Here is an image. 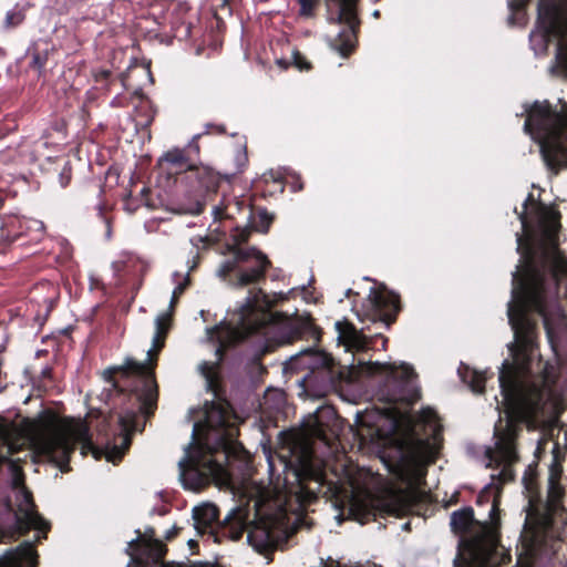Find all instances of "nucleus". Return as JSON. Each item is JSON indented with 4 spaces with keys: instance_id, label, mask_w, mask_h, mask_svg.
<instances>
[{
    "instance_id": "obj_1",
    "label": "nucleus",
    "mask_w": 567,
    "mask_h": 567,
    "mask_svg": "<svg viewBox=\"0 0 567 567\" xmlns=\"http://www.w3.org/2000/svg\"><path fill=\"white\" fill-rule=\"evenodd\" d=\"M560 278H512L507 303L514 340L511 357L499 368L502 400L495 398L499 420L494 427V447L486 450L487 466L499 468L491 475L476 498L488 506L486 517L501 528L499 499L503 484L514 478L517 462L515 440L520 425L539 431L534 455L539 458L549 441L548 416L555 405L559 365L567 364V316L558 301Z\"/></svg>"
},
{
    "instance_id": "obj_2",
    "label": "nucleus",
    "mask_w": 567,
    "mask_h": 567,
    "mask_svg": "<svg viewBox=\"0 0 567 567\" xmlns=\"http://www.w3.org/2000/svg\"><path fill=\"white\" fill-rule=\"evenodd\" d=\"M171 312H163L155 319V334L152 348L147 351V362L127 359L123 365L109 368L103 372L110 383L107 398L120 396L130 392V406H122L117 413L120 444L107 443L104 450L96 449L84 423L65 424L47 430L35 435L31 443L37 453L53 462L62 472L70 471V455L76 444L82 445V454L92 452L97 460L102 455L107 462H120L131 444V433L137 430L138 413L150 415L156 408L157 383L154 374L156 357L164 347L171 327Z\"/></svg>"
},
{
    "instance_id": "obj_3",
    "label": "nucleus",
    "mask_w": 567,
    "mask_h": 567,
    "mask_svg": "<svg viewBox=\"0 0 567 567\" xmlns=\"http://www.w3.org/2000/svg\"><path fill=\"white\" fill-rule=\"evenodd\" d=\"M272 301L261 291H250L240 306L237 324L239 338L258 334L275 344L290 343L305 339L313 344L291 355L285 363V371L309 370L302 381L310 383L320 377L324 383L332 385L340 377L336 370L333 358L317 349L320 341V330L308 316H297L278 321L276 315L268 311Z\"/></svg>"
},
{
    "instance_id": "obj_4",
    "label": "nucleus",
    "mask_w": 567,
    "mask_h": 567,
    "mask_svg": "<svg viewBox=\"0 0 567 567\" xmlns=\"http://www.w3.org/2000/svg\"><path fill=\"white\" fill-rule=\"evenodd\" d=\"M235 434L226 409L219 403L206 402L200 419L194 423L192 442L178 462L179 478L185 488L197 491L210 481L225 478L224 464Z\"/></svg>"
},
{
    "instance_id": "obj_5",
    "label": "nucleus",
    "mask_w": 567,
    "mask_h": 567,
    "mask_svg": "<svg viewBox=\"0 0 567 567\" xmlns=\"http://www.w3.org/2000/svg\"><path fill=\"white\" fill-rule=\"evenodd\" d=\"M18 440L3 436L0 444V472L7 474V486L0 492V543L14 539L30 529L45 534L50 524L35 511L32 494L24 485V475L18 461L10 456L22 445Z\"/></svg>"
},
{
    "instance_id": "obj_6",
    "label": "nucleus",
    "mask_w": 567,
    "mask_h": 567,
    "mask_svg": "<svg viewBox=\"0 0 567 567\" xmlns=\"http://www.w3.org/2000/svg\"><path fill=\"white\" fill-rule=\"evenodd\" d=\"M410 427L405 447L401 451L398 477L408 485H420L426 467L433 463L443 445L442 424L431 408L406 420Z\"/></svg>"
},
{
    "instance_id": "obj_7",
    "label": "nucleus",
    "mask_w": 567,
    "mask_h": 567,
    "mask_svg": "<svg viewBox=\"0 0 567 567\" xmlns=\"http://www.w3.org/2000/svg\"><path fill=\"white\" fill-rule=\"evenodd\" d=\"M363 373L369 378V385L373 395L380 402L389 404L383 413L390 420L393 430H396L403 420V413L394 406L395 403L413 404L420 396L416 375L412 367L401 363L368 362Z\"/></svg>"
},
{
    "instance_id": "obj_8",
    "label": "nucleus",
    "mask_w": 567,
    "mask_h": 567,
    "mask_svg": "<svg viewBox=\"0 0 567 567\" xmlns=\"http://www.w3.org/2000/svg\"><path fill=\"white\" fill-rule=\"evenodd\" d=\"M524 132L539 145L546 166L554 172L567 167V113L545 102L525 109Z\"/></svg>"
},
{
    "instance_id": "obj_9",
    "label": "nucleus",
    "mask_w": 567,
    "mask_h": 567,
    "mask_svg": "<svg viewBox=\"0 0 567 567\" xmlns=\"http://www.w3.org/2000/svg\"><path fill=\"white\" fill-rule=\"evenodd\" d=\"M195 135L184 148H173L163 154L158 161L162 173L169 178L175 177L182 182L195 181L190 186V200L187 204H179L177 210L181 214L198 215L203 210V195L210 187L209 173L197 166L199 155L198 137Z\"/></svg>"
},
{
    "instance_id": "obj_10",
    "label": "nucleus",
    "mask_w": 567,
    "mask_h": 567,
    "mask_svg": "<svg viewBox=\"0 0 567 567\" xmlns=\"http://www.w3.org/2000/svg\"><path fill=\"white\" fill-rule=\"evenodd\" d=\"M249 229L236 228L233 244L227 245L229 257L217 269V276L234 287H244L265 277L270 265L267 256L255 247H241L249 237Z\"/></svg>"
},
{
    "instance_id": "obj_11",
    "label": "nucleus",
    "mask_w": 567,
    "mask_h": 567,
    "mask_svg": "<svg viewBox=\"0 0 567 567\" xmlns=\"http://www.w3.org/2000/svg\"><path fill=\"white\" fill-rule=\"evenodd\" d=\"M536 30L529 35L536 54L547 50L551 39H557L556 62L567 74V0H539Z\"/></svg>"
},
{
    "instance_id": "obj_12",
    "label": "nucleus",
    "mask_w": 567,
    "mask_h": 567,
    "mask_svg": "<svg viewBox=\"0 0 567 567\" xmlns=\"http://www.w3.org/2000/svg\"><path fill=\"white\" fill-rule=\"evenodd\" d=\"M284 463L288 475H291L297 483L295 494L298 501L301 504L316 501L326 483V473L312 449L303 443L298 446V450L295 449L291 458Z\"/></svg>"
},
{
    "instance_id": "obj_13",
    "label": "nucleus",
    "mask_w": 567,
    "mask_h": 567,
    "mask_svg": "<svg viewBox=\"0 0 567 567\" xmlns=\"http://www.w3.org/2000/svg\"><path fill=\"white\" fill-rule=\"evenodd\" d=\"M359 0H326L327 19L330 23L344 24V28L331 39L330 44L341 56H348L355 47Z\"/></svg>"
},
{
    "instance_id": "obj_14",
    "label": "nucleus",
    "mask_w": 567,
    "mask_h": 567,
    "mask_svg": "<svg viewBox=\"0 0 567 567\" xmlns=\"http://www.w3.org/2000/svg\"><path fill=\"white\" fill-rule=\"evenodd\" d=\"M289 518L284 507L272 517L270 515L260 519L247 535L248 543L259 553L275 548L281 532L288 527Z\"/></svg>"
},
{
    "instance_id": "obj_15",
    "label": "nucleus",
    "mask_w": 567,
    "mask_h": 567,
    "mask_svg": "<svg viewBox=\"0 0 567 567\" xmlns=\"http://www.w3.org/2000/svg\"><path fill=\"white\" fill-rule=\"evenodd\" d=\"M368 301L371 320L389 328L400 310L398 295L385 289H371Z\"/></svg>"
},
{
    "instance_id": "obj_16",
    "label": "nucleus",
    "mask_w": 567,
    "mask_h": 567,
    "mask_svg": "<svg viewBox=\"0 0 567 567\" xmlns=\"http://www.w3.org/2000/svg\"><path fill=\"white\" fill-rule=\"evenodd\" d=\"M336 330L338 332V341L343 344L346 351H364L375 346L377 339H381L382 349H385L386 338L377 333L374 337H368L363 333V328L358 330L348 321H337Z\"/></svg>"
},
{
    "instance_id": "obj_17",
    "label": "nucleus",
    "mask_w": 567,
    "mask_h": 567,
    "mask_svg": "<svg viewBox=\"0 0 567 567\" xmlns=\"http://www.w3.org/2000/svg\"><path fill=\"white\" fill-rule=\"evenodd\" d=\"M112 269L118 282H126L128 279L144 276L148 264L137 256L124 254L121 259L112 264Z\"/></svg>"
},
{
    "instance_id": "obj_18",
    "label": "nucleus",
    "mask_w": 567,
    "mask_h": 567,
    "mask_svg": "<svg viewBox=\"0 0 567 567\" xmlns=\"http://www.w3.org/2000/svg\"><path fill=\"white\" fill-rule=\"evenodd\" d=\"M218 508L214 504H203L193 508V519L198 530L213 526L218 520Z\"/></svg>"
},
{
    "instance_id": "obj_19",
    "label": "nucleus",
    "mask_w": 567,
    "mask_h": 567,
    "mask_svg": "<svg viewBox=\"0 0 567 567\" xmlns=\"http://www.w3.org/2000/svg\"><path fill=\"white\" fill-rule=\"evenodd\" d=\"M265 182H269L270 179L276 183H286L289 184L291 190L293 193L299 192L303 188V185L300 181V176L292 171L291 168L284 167L277 171H269L262 175Z\"/></svg>"
},
{
    "instance_id": "obj_20",
    "label": "nucleus",
    "mask_w": 567,
    "mask_h": 567,
    "mask_svg": "<svg viewBox=\"0 0 567 567\" xmlns=\"http://www.w3.org/2000/svg\"><path fill=\"white\" fill-rule=\"evenodd\" d=\"M458 374L464 383H466L471 390L475 393H482L484 391L486 375L484 372L472 370L468 367H461Z\"/></svg>"
},
{
    "instance_id": "obj_21",
    "label": "nucleus",
    "mask_w": 567,
    "mask_h": 567,
    "mask_svg": "<svg viewBox=\"0 0 567 567\" xmlns=\"http://www.w3.org/2000/svg\"><path fill=\"white\" fill-rule=\"evenodd\" d=\"M522 482L529 498V505H532L538 499L536 464H529L526 467Z\"/></svg>"
},
{
    "instance_id": "obj_22",
    "label": "nucleus",
    "mask_w": 567,
    "mask_h": 567,
    "mask_svg": "<svg viewBox=\"0 0 567 567\" xmlns=\"http://www.w3.org/2000/svg\"><path fill=\"white\" fill-rule=\"evenodd\" d=\"M384 507L388 514L400 516L406 512L409 504L404 499L403 495L393 493L391 494L389 502L385 503Z\"/></svg>"
},
{
    "instance_id": "obj_23",
    "label": "nucleus",
    "mask_w": 567,
    "mask_h": 567,
    "mask_svg": "<svg viewBox=\"0 0 567 567\" xmlns=\"http://www.w3.org/2000/svg\"><path fill=\"white\" fill-rule=\"evenodd\" d=\"M173 281L176 284V286L173 290V295H172V299H171V303H169L171 310L174 308L179 296L184 292L186 287L189 285V281H190L189 274L187 272L186 275H182L179 272H174Z\"/></svg>"
},
{
    "instance_id": "obj_24",
    "label": "nucleus",
    "mask_w": 567,
    "mask_h": 567,
    "mask_svg": "<svg viewBox=\"0 0 567 567\" xmlns=\"http://www.w3.org/2000/svg\"><path fill=\"white\" fill-rule=\"evenodd\" d=\"M561 495H563V487L558 483V480L555 476V474L551 473L548 478V489H547V497H548L549 505L551 507H556Z\"/></svg>"
},
{
    "instance_id": "obj_25",
    "label": "nucleus",
    "mask_w": 567,
    "mask_h": 567,
    "mask_svg": "<svg viewBox=\"0 0 567 567\" xmlns=\"http://www.w3.org/2000/svg\"><path fill=\"white\" fill-rule=\"evenodd\" d=\"M215 352H216V357H217L216 362L203 361L198 365V370H199L200 374L204 375L208 382H212L214 370H215L216 365L223 360V355H224L223 346L220 344L219 347H217Z\"/></svg>"
},
{
    "instance_id": "obj_26",
    "label": "nucleus",
    "mask_w": 567,
    "mask_h": 567,
    "mask_svg": "<svg viewBox=\"0 0 567 567\" xmlns=\"http://www.w3.org/2000/svg\"><path fill=\"white\" fill-rule=\"evenodd\" d=\"M323 416H334V410L330 406H322L315 412V414L312 415L315 420V429L312 430L313 434H319L322 431L321 427L323 425Z\"/></svg>"
},
{
    "instance_id": "obj_27",
    "label": "nucleus",
    "mask_w": 567,
    "mask_h": 567,
    "mask_svg": "<svg viewBox=\"0 0 567 567\" xmlns=\"http://www.w3.org/2000/svg\"><path fill=\"white\" fill-rule=\"evenodd\" d=\"M174 35L179 40H187L192 37V24L190 22L174 23Z\"/></svg>"
},
{
    "instance_id": "obj_28",
    "label": "nucleus",
    "mask_w": 567,
    "mask_h": 567,
    "mask_svg": "<svg viewBox=\"0 0 567 567\" xmlns=\"http://www.w3.org/2000/svg\"><path fill=\"white\" fill-rule=\"evenodd\" d=\"M24 19V16L21 11L12 10L8 11L4 19V27L7 29L19 25Z\"/></svg>"
},
{
    "instance_id": "obj_29",
    "label": "nucleus",
    "mask_w": 567,
    "mask_h": 567,
    "mask_svg": "<svg viewBox=\"0 0 567 567\" xmlns=\"http://www.w3.org/2000/svg\"><path fill=\"white\" fill-rule=\"evenodd\" d=\"M297 1L300 6L299 14L301 17L308 18L313 14V10L318 3V0H297Z\"/></svg>"
},
{
    "instance_id": "obj_30",
    "label": "nucleus",
    "mask_w": 567,
    "mask_h": 567,
    "mask_svg": "<svg viewBox=\"0 0 567 567\" xmlns=\"http://www.w3.org/2000/svg\"><path fill=\"white\" fill-rule=\"evenodd\" d=\"M71 177H72L71 165L69 162H65L63 168L61 169V172L59 174V183H60L61 187H63V188L66 187L70 184Z\"/></svg>"
},
{
    "instance_id": "obj_31",
    "label": "nucleus",
    "mask_w": 567,
    "mask_h": 567,
    "mask_svg": "<svg viewBox=\"0 0 567 567\" xmlns=\"http://www.w3.org/2000/svg\"><path fill=\"white\" fill-rule=\"evenodd\" d=\"M235 161L238 172L243 171L248 163V157L245 147L237 151Z\"/></svg>"
},
{
    "instance_id": "obj_32",
    "label": "nucleus",
    "mask_w": 567,
    "mask_h": 567,
    "mask_svg": "<svg viewBox=\"0 0 567 567\" xmlns=\"http://www.w3.org/2000/svg\"><path fill=\"white\" fill-rule=\"evenodd\" d=\"M225 523H231L235 522L238 525H241L244 523V519L241 517V512L239 508L231 509L227 516L225 517Z\"/></svg>"
},
{
    "instance_id": "obj_33",
    "label": "nucleus",
    "mask_w": 567,
    "mask_h": 567,
    "mask_svg": "<svg viewBox=\"0 0 567 567\" xmlns=\"http://www.w3.org/2000/svg\"><path fill=\"white\" fill-rule=\"evenodd\" d=\"M533 198V195L529 194L527 196V198L525 199L523 206H524V210L522 213L518 214V218L522 223V227L524 230H527V219H526V209H527V205H528V202Z\"/></svg>"
},
{
    "instance_id": "obj_34",
    "label": "nucleus",
    "mask_w": 567,
    "mask_h": 567,
    "mask_svg": "<svg viewBox=\"0 0 567 567\" xmlns=\"http://www.w3.org/2000/svg\"><path fill=\"white\" fill-rule=\"evenodd\" d=\"M527 1L528 0H507V4L509 10L514 13L522 10L527 3Z\"/></svg>"
},
{
    "instance_id": "obj_35",
    "label": "nucleus",
    "mask_w": 567,
    "mask_h": 567,
    "mask_svg": "<svg viewBox=\"0 0 567 567\" xmlns=\"http://www.w3.org/2000/svg\"><path fill=\"white\" fill-rule=\"evenodd\" d=\"M27 228L32 229L41 235L44 231V224L43 221L38 219H30L28 220Z\"/></svg>"
},
{
    "instance_id": "obj_36",
    "label": "nucleus",
    "mask_w": 567,
    "mask_h": 567,
    "mask_svg": "<svg viewBox=\"0 0 567 567\" xmlns=\"http://www.w3.org/2000/svg\"><path fill=\"white\" fill-rule=\"evenodd\" d=\"M48 145L49 143L44 137L39 138L34 142V153L39 156H45L44 153H42V148H47Z\"/></svg>"
},
{
    "instance_id": "obj_37",
    "label": "nucleus",
    "mask_w": 567,
    "mask_h": 567,
    "mask_svg": "<svg viewBox=\"0 0 567 567\" xmlns=\"http://www.w3.org/2000/svg\"><path fill=\"white\" fill-rule=\"evenodd\" d=\"M293 58H295V63L296 65L300 69V70H308L309 69V63H307L306 61H303V58L300 55L299 52H295L293 53Z\"/></svg>"
},
{
    "instance_id": "obj_38",
    "label": "nucleus",
    "mask_w": 567,
    "mask_h": 567,
    "mask_svg": "<svg viewBox=\"0 0 567 567\" xmlns=\"http://www.w3.org/2000/svg\"><path fill=\"white\" fill-rule=\"evenodd\" d=\"M45 60L40 56V54H34L31 61L32 68L37 70H41L44 65Z\"/></svg>"
},
{
    "instance_id": "obj_39",
    "label": "nucleus",
    "mask_w": 567,
    "mask_h": 567,
    "mask_svg": "<svg viewBox=\"0 0 567 567\" xmlns=\"http://www.w3.org/2000/svg\"><path fill=\"white\" fill-rule=\"evenodd\" d=\"M138 543H140V535H138L135 539H132V540L128 543V545H127V547H126V549H125L126 554H127V555H130V556H132V560L134 559L133 547H134V546H137V545H138Z\"/></svg>"
},
{
    "instance_id": "obj_40",
    "label": "nucleus",
    "mask_w": 567,
    "mask_h": 567,
    "mask_svg": "<svg viewBox=\"0 0 567 567\" xmlns=\"http://www.w3.org/2000/svg\"><path fill=\"white\" fill-rule=\"evenodd\" d=\"M297 528L307 527L310 528V524L307 523V518L303 516H297L296 520L293 522Z\"/></svg>"
},
{
    "instance_id": "obj_41",
    "label": "nucleus",
    "mask_w": 567,
    "mask_h": 567,
    "mask_svg": "<svg viewBox=\"0 0 567 567\" xmlns=\"http://www.w3.org/2000/svg\"><path fill=\"white\" fill-rule=\"evenodd\" d=\"M259 217H260V219H261L262 221H265V223H266V227H265V229H264L262 231H267V229H268V225H269V223H270V220H271V219H270V217L268 216L267 212H261V213L259 214Z\"/></svg>"
},
{
    "instance_id": "obj_42",
    "label": "nucleus",
    "mask_w": 567,
    "mask_h": 567,
    "mask_svg": "<svg viewBox=\"0 0 567 567\" xmlns=\"http://www.w3.org/2000/svg\"><path fill=\"white\" fill-rule=\"evenodd\" d=\"M177 533H178V528L174 526L169 530L166 532L165 538L172 539L177 535Z\"/></svg>"
},
{
    "instance_id": "obj_43",
    "label": "nucleus",
    "mask_w": 567,
    "mask_h": 567,
    "mask_svg": "<svg viewBox=\"0 0 567 567\" xmlns=\"http://www.w3.org/2000/svg\"><path fill=\"white\" fill-rule=\"evenodd\" d=\"M523 236L519 235L518 233H516V241H517V251L520 252L522 248H523Z\"/></svg>"
},
{
    "instance_id": "obj_44",
    "label": "nucleus",
    "mask_w": 567,
    "mask_h": 567,
    "mask_svg": "<svg viewBox=\"0 0 567 567\" xmlns=\"http://www.w3.org/2000/svg\"><path fill=\"white\" fill-rule=\"evenodd\" d=\"M350 514H351V516H352L354 519L360 520V522H361V524L363 523V520H362V519L358 516V514H357L355 505L351 506V508H350Z\"/></svg>"
},
{
    "instance_id": "obj_45",
    "label": "nucleus",
    "mask_w": 567,
    "mask_h": 567,
    "mask_svg": "<svg viewBox=\"0 0 567 567\" xmlns=\"http://www.w3.org/2000/svg\"><path fill=\"white\" fill-rule=\"evenodd\" d=\"M41 373H42V375H43V377H45V378H47V377H50V375H51V368H50V367H45V368H43Z\"/></svg>"
},
{
    "instance_id": "obj_46",
    "label": "nucleus",
    "mask_w": 567,
    "mask_h": 567,
    "mask_svg": "<svg viewBox=\"0 0 567 567\" xmlns=\"http://www.w3.org/2000/svg\"><path fill=\"white\" fill-rule=\"evenodd\" d=\"M110 74H111V72H110V71H107V70H103V71H101V76H102L103 79H107V78L110 76Z\"/></svg>"
},
{
    "instance_id": "obj_47",
    "label": "nucleus",
    "mask_w": 567,
    "mask_h": 567,
    "mask_svg": "<svg viewBox=\"0 0 567 567\" xmlns=\"http://www.w3.org/2000/svg\"><path fill=\"white\" fill-rule=\"evenodd\" d=\"M372 17L375 18V19L380 18V11L379 10H374L372 12Z\"/></svg>"
},
{
    "instance_id": "obj_48",
    "label": "nucleus",
    "mask_w": 567,
    "mask_h": 567,
    "mask_svg": "<svg viewBox=\"0 0 567 567\" xmlns=\"http://www.w3.org/2000/svg\"><path fill=\"white\" fill-rule=\"evenodd\" d=\"M268 464H269V471L272 472L274 471V464H272L271 460H268Z\"/></svg>"
},
{
    "instance_id": "obj_49",
    "label": "nucleus",
    "mask_w": 567,
    "mask_h": 567,
    "mask_svg": "<svg viewBox=\"0 0 567 567\" xmlns=\"http://www.w3.org/2000/svg\"><path fill=\"white\" fill-rule=\"evenodd\" d=\"M402 528H403V529H405V530H408V529L410 528V523H409V522H408V523H404V524L402 525Z\"/></svg>"
},
{
    "instance_id": "obj_50",
    "label": "nucleus",
    "mask_w": 567,
    "mask_h": 567,
    "mask_svg": "<svg viewBox=\"0 0 567 567\" xmlns=\"http://www.w3.org/2000/svg\"><path fill=\"white\" fill-rule=\"evenodd\" d=\"M352 293H353L352 289H348V290L346 291V296H347V297H349V296H350V295H352Z\"/></svg>"
},
{
    "instance_id": "obj_51",
    "label": "nucleus",
    "mask_w": 567,
    "mask_h": 567,
    "mask_svg": "<svg viewBox=\"0 0 567 567\" xmlns=\"http://www.w3.org/2000/svg\"><path fill=\"white\" fill-rule=\"evenodd\" d=\"M213 127L212 124H206V133H209V128Z\"/></svg>"
},
{
    "instance_id": "obj_52",
    "label": "nucleus",
    "mask_w": 567,
    "mask_h": 567,
    "mask_svg": "<svg viewBox=\"0 0 567 567\" xmlns=\"http://www.w3.org/2000/svg\"><path fill=\"white\" fill-rule=\"evenodd\" d=\"M217 127H218L219 133H223L225 131L223 126H217Z\"/></svg>"
},
{
    "instance_id": "obj_53",
    "label": "nucleus",
    "mask_w": 567,
    "mask_h": 567,
    "mask_svg": "<svg viewBox=\"0 0 567 567\" xmlns=\"http://www.w3.org/2000/svg\"><path fill=\"white\" fill-rule=\"evenodd\" d=\"M359 435H360V440H361V441H365V440H367V439H365V436H364L363 434H359Z\"/></svg>"
},
{
    "instance_id": "obj_54",
    "label": "nucleus",
    "mask_w": 567,
    "mask_h": 567,
    "mask_svg": "<svg viewBox=\"0 0 567 567\" xmlns=\"http://www.w3.org/2000/svg\"><path fill=\"white\" fill-rule=\"evenodd\" d=\"M165 513H166V511H165V509H162V511L159 512V515H164Z\"/></svg>"
},
{
    "instance_id": "obj_55",
    "label": "nucleus",
    "mask_w": 567,
    "mask_h": 567,
    "mask_svg": "<svg viewBox=\"0 0 567 567\" xmlns=\"http://www.w3.org/2000/svg\"><path fill=\"white\" fill-rule=\"evenodd\" d=\"M183 10H188V7L187 6H183Z\"/></svg>"
},
{
    "instance_id": "obj_56",
    "label": "nucleus",
    "mask_w": 567,
    "mask_h": 567,
    "mask_svg": "<svg viewBox=\"0 0 567 567\" xmlns=\"http://www.w3.org/2000/svg\"><path fill=\"white\" fill-rule=\"evenodd\" d=\"M133 561H135V558L133 559ZM130 565H132V559H131V561H128L127 566L130 567Z\"/></svg>"
},
{
    "instance_id": "obj_57",
    "label": "nucleus",
    "mask_w": 567,
    "mask_h": 567,
    "mask_svg": "<svg viewBox=\"0 0 567 567\" xmlns=\"http://www.w3.org/2000/svg\"><path fill=\"white\" fill-rule=\"evenodd\" d=\"M2 205V199L0 198V206Z\"/></svg>"
},
{
    "instance_id": "obj_58",
    "label": "nucleus",
    "mask_w": 567,
    "mask_h": 567,
    "mask_svg": "<svg viewBox=\"0 0 567 567\" xmlns=\"http://www.w3.org/2000/svg\"><path fill=\"white\" fill-rule=\"evenodd\" d=\"M126 567H128V566H126Z\"/></svg>"
}]
</instances>
